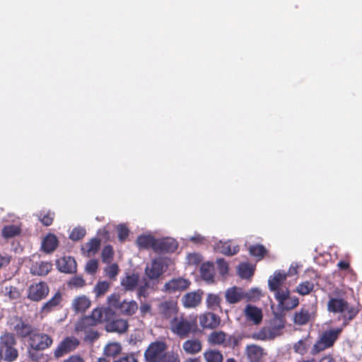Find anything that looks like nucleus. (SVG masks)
I'll list each match as a JSON object with an SVG mask.
<instances>
[{"mask_svg": "<svg viewBox=\"0 0 362 362\" xmlns=\"http://www.w3.org/2000/svg\"><path fill=\"white\" fill-rule=\"evenodd\" d=\"M170 325L173 334L182 339L187 338L191 333L196 332L197 317L196 315L185 317L183 314L175 316L171 319Z\"/></svg>", "mask_w": 362, "mask_h": 362, "instance_id": "f257e3e1", "label": "nucleus"}, {"mask_svg": "<svg viewBox=\"0 0 362 362\" xmlns=\"http://www.w3.org/2000/svg\"><path fill=\"white\" fill-rule=\"evenodd\" d=\"M107 303L110 308L127 316H132L138 310V304L134 300H122L119 293H114L107 297Z\"/></svg>", "mask_w": 362, "mask_h": 362, "instance_id": "f03ea898", "label": "nucleus"}, {"mask_svg": "<svg viewBox=\"0 0 362 362\" xmlns=\"http://www.w3.org/2000/svg\"><path fill=\"white\" fill-rule=\"evenodd\" d=\"M17 341L14 334L5 332L0 337V351L4 356L6 362H13L18 357V351L16 347Z\"/></svg>", "mask_w": 362, "mask_h": 362, "instance_id": "7ed1b4c3", "label": "nucleus"}, {"mask_svg": "<svg viewBox=\"0 0 362 362\" xmlns=\"http://www.w3.org/2000/svg\"><path fill=\"white\" fill-rule=\"evenodd\" d=\"M341 332V328L331 329L324 331L319 339L313 345L312 354H317L325 349L332 347Z\"/></svg>", "mask_w": 362, "mask_h": 362, "instance_id": "20e7f679", "label": "nucleus"}, {"mask_svg": "<svg viewBox=\"0 0 362 362\" xmlns=\"http://www.w3.org/2000/svg\"><path fill=\"white\" fill-rule=\"evenodd\" d=\"M168 346L163 341L151 342L144 351V358L146 362H159L168 351Z\"/></svg>", "mask_w": 362, "mask_h": 362, "instance_id": "39448f33", "label": "nucleus"}, {"mask_svg": "<svg viewBox=\"0 0 362 362\" xmlns=\"http://www.w3.org/2000/svg\"><path fill=\"white\" fill-rule=\"evenodd\" d=\"M53 341L51 336L43 332H39L36 329L28 340L29 347L40 350L49 349L52 346Z\"/></svg>", "mask_w": 362, "mask_h": 362, "instance_id": "423d86ee", "label": "nucleus"}, {"mask_svg": "<svg viewBox=\"0 0 362 362\" xmlns=\"http://www.w3.org/2000/svg\"><path fill=\"white\" fill-rule=\"evenodd\" d=\"M275 298L278 302L279 306L283 310H290L296 308L299 304L298 298L290 295L288 288L279 291L275 293Z\"/></svg>", "mask_w": 362, "mask_h": 362, "instance_id": "0eeeda50", "label": "nucleus"}, {"mask_svg": "<svg viewBox=\"0 0 362 362\" xmlns=\"http://www.w3.org/2000/svg\"><path fill=\"white\" fill-rule=\"evenodd\" d=\"M317 305L312 304L303 305L300 310L296 312L293 315V322L298 325H305L315 318Z\"/></svg>", "mask_w": 362, "mask_h": 362, "instance_id": "6e6552de", "label": "nucleus"}, {"mask_svg": "<svg viewBox=\"0 0 362 362\" xmlns=\"http://www.w3.org/2000/svg\"><path fill=\"white\" fill-rule=\"evenodd\" d=\"M80 344L79 340L74 337H65L56 347L54 351V356L56 358H61L64 355L74 351Z\"/></svg>", "mask_w": 362, "mask_h": 362, "instance_id": "1a4fd4ad", "label": "nucleus"}, {"mask_svg": "<svg viewBox=\"0 0 362 362\" xmlns=\"http://www.w3.org/2000/svg\"><path fill=\"white\" fill-rule=\"evenodd\" d=\"M49 288L44 281L35 283L29 286L28 298L32 301L39 302L45 299L49 294Z\"/></svg>", "mask_w": 362, "mask_h": 362, "instance_id": "9d476101", "label": "nucleus"}, {"mask_svg": "<svg viewBox=\"0 0 362 362\" xmlns=\"http://www.w3.org/2000/svg\"><path fill=\"white\" fill-rule=\"evenodd\" d=\"M158 315L165 320H169L177 315L178 307L177 302L173 300H164L158 305Z\"/></svg>", "mask_w": 362, "mask_h": 362, "instance_id": "9b49d317", "label": "nucleus"}, {"mask_svg": "<svg viewBox=\"0 0 362 362\" xmlns=\"http://www.w3.org/2000/svg\"><path fill=\"white\" fill-rule=\"evenodd\" d=\"M177 247L178 243L174 238L165 237L156 240L154 252L158 254L172 253L175 252Z\"/></svg>", "mask_w": 362, "mask_h": 362, "instance_id": "f8f14e48", "label": "nucleus"}, {"mask_svg": "<svg viewBox=\"0 0 362 362\" xmlns=\"http://www.w3.org/2000/svg\"><path fill=\"white\" fill-rule=\"evenodd\" d=\"M190 284V281L187 279L173 278L165 284L164 290L169 293L181 292L187 289Z\"/></svg>", "mask_w": 362, "mask_h": 362, "instance_id": "ddd939ff", "label": "nucleus"}, {"mask_svg": "<svg viewBox=\"0 0 362 362\" xmlns=\"http://www.w3.org/2000/svg\"><path fill=\"white\" fill-rule=\"evenodd\" d=\"M35 329L32 325L23 320L21 317L16 319V324L13 328L16 335L21 339H30Z\"/></svg>", "mask_w": 362, "mask_h": 362, "instance_id": "4468645a", "label": "nucleus"}, {"mask_svg": "<svg viewBox=\"0 0 362 362\" xmlns=\"http://www.w3.org/2000/svg\"><path fill=\"white\" fill-rule=\"evenodd\" d=\"M204 292L198 289L185 293L182 298V303L185 308H195L199 306L202 300Z\"/></svg>", "mask_w": 362, "mask_h": 362, "instance_id": "2eb2a0df", "label": "nucleus"}, {"mask_svg": "<svg viewBox=\"0 0 362 362\" xmlns=\"http://www.w3.org/2000/svg\"><path fill=\"white\" fill-rule=\"evenodd\" d=\"M56 265L59 271L65 274H74L77 271V264L75 259L67 256L58 259Z\"/></svg>", "mask_w": 362, "mask_h": 362, "instance_id": "dca6fc26", "label": "nucleus"}, {"mask_svg": "<svg viewBox=\"0 0 362 362\" xmlns=\"http://www.w3.org/2000/svg\"><path fill=\"white\" fill-rule=\"evenodd\" d=\"M146 274L150 279H158L164 272V262L161 258L152 260L151 264L145 269Z\"/></svg>", "mask_w": 362, "mask_h": 362, "instance_id": "f3484780", "label": "nucleus"}, {"mask_svg": "<svg viewBox=\"0 0 362 362\" xmlns=\"http://www.w3.org/2000/svg\"><path fill=\"white\" fill-rule=\"evenodd\" d=\"M199 323L204 329H215L219 326L221 318L217 315L208 312L199 316Z\"/></svg>", "mask_w": 362, "mask_h": 362, "instance_id": "a211bd4d", "label": "nucleus"}, {"mask_svg": "<svg viewBox=\"0 0 362 362\" xmlns=\"http://www.w3.org/2000/svg\"><path fill=\"white\" fill-rule=\"evenodd\" d=\"M245 298L243 289L237 286L229 288L225 292L226 301L229 304L238 303Z\"/></svg>", "mask_w": 362, "mask_h": 362, "instance_id": "6ab92c4d", "label": "nucleus"}, {"mask_svg": "<svg viewBox=\"0 0 362 362\" xmlns=\"http://www.w3.org/2000/svg\"><path fill=\"white\" fill-rule=\"evenodd\" d=\"M286 279V274L284 272L279 271L275 272L272 276L269 279V289L276 293L279 291L285 289L281 288V286Z\"/></svg>", "mask_w": 362, "mask_h": 362, "instance_id": "aec40b11", "label": "nucleus"}, {"mask_svg": "<svg viewBox=\"0 0 362 362\" xmlns=\"http://www.w3.org/2000/svg\"><path fill=\"white\" fill-rule=\"evenodd\" d=\"M348 303L343 298H331L327 303V310L334 313H343L348 308Z\"/></svg>", "mask_w": 362, "mask_h": 362, "instance_id": "412c9836", "label": "nucleus"}, {"mask_svg": "<svg viewBox=\"0 0 362 362\" xmlns=\"http://www.w3.org/2000/svg\"><path fill=\"white\" fill-rule=\"evenodd\" d=\"M62 302V294L57 291L48 301L43 304L41 308L42 313H49L61 306Z\"/></svg>", "mask_w": 362, "mask_h": 362, "instance_id": "4be33fe9", "label": "nucleus"}, {"mask_svg": "<svg viewBox=\"0 0 362 362\" xmlns=\"http://www.w3.org/2000/svg\"><path fill=\"white\" fill-rule=\"evenodd\" d=\"M52 269V264L50 262L40 261L32 264L30 273L33 275L45 276Z\"/></svg>", "mask_w": 362, "mask_h": 362, "instance_id": "5701e85b", "label": "nucleus"}, {"mask_svg": "<svg viewBox=\"0 0 362 362\" xmlns=\"http://www.w3.org/2000/svg\"><path fill=\"white\" fill-rule=\"evenodd\" d=\"M217 250L225 255L232 256L239 252V246L233 241L228 240L226 242L220 241L216 245Z\"/></svg>", "mask_w": 362, "mask_h": 362, "instance_id": "b1692460", "label": "nucleus"}, {"mask_svg": "<svg viewBox=\"0 0 362 362\" xmlns=\"http://www.w3.org/2000/svg\"><path fill=\"white\" fill-rule=\"evenodd\" d=\"M245 315L247 319L252 321L255 325H259L262 320V313L261 309L251 305H247L245 309Z\"/></svg>", "mask_w": 362, "mask_h": 362, "instance_id": "393cba45", "label": "nucleus"}, {"mask_svg": "<svg viewBox=\"0 0 362 362\" xmlns=\"http://www.w3.org/2000/svg\"><path fill=\"white\" fill-rule=\"evenodd\" d=\"M182 349L187 354L195 355L202 349V343L198 339H188L182 344Z\"/></svg>", "mask_w": 362, "mask_h": 362, "instance_id": "a878e982", "label": "nucleus"}, {"mask_svg": "<svg viewBox=\"0 0 362 362\" xmlns=\"http://www.w3.org/2000/svg\"><path fill=\"white\" fill-rule=\"evenodd\" d=\"M263 349L256 344L247 345L245 352L250 362H259L263 356Z\"/></svg>", "mask_w": 362, "mask_h": 362, "instance_id": "bb28decb", "label": "nucleus"}, {"mask_svg": "<svg viewBox=\"0 0 362 362\" xmlns=\"http://www.w3.org/2000/svg\"><path fill=\"white\" fill-rule=\"evenodd\" d=\"M58 239L54 234L49 233L46 235L42 242V250L46 253L54 252L58 246Z\"/></svg>", "mask_w": 362, "mask_h": 362, "instance_id": "cd10ccee", "label": "nucleus"}, {"mask_svg": "<svg viewBox=\"0 0 362 362\" xmlns=\"http://www.w3.org/2000/svg\"><path fill=\"white\" fill-rule=\"evenodd\" d=\"M156 238L151 235H141L136 239V245L140 249H152L154 251Z\"/></svg>", "mask_w": 362, "mask_h": 362, "instance_id": "c85d7f7f", "label": "nucleus"}, {"mask_svg": "<svg viewBox=\"0 0 362 362\" xmlns=\"http://www.w3.org/2000/svg\"><path fill=\"white\" fill-rule=\"evenodd\" d=\"M247 250L251 257L255 258L257 261L263 259L268 254L267 249L261 244L250 245Z\"/></svg>", "mask_w": 362, "mask_h": 362, "instance_id": "c756f323", "label": "nucleus"}, {"mask_svg": "<svg viewBox=\"0 0 362 362\" xmlns=\"http://www.w3.org/2000/svg\"><path fill=\"white\" fill-rule=\"evenodd\" d=\"M128 327L129 325L127 320L117 319L108 322L106 325V329L108 332L123 333L127 330Z\"/></svg>", "mask_w": 362, "mask_h": 362, "instance_id": "7c9ffc66", "label": "nucleus"}, {"mask_svg": "<svg viewBox=\"0 0 362 362\" xmlns=\"http://www.w3.org/2000/svg\"><path fill=\"white\" fill-rule=\"evenodd\" d=\"M226 340L227 334L223 331H214L208 336V342L213 346L222 345L225 347Z\"/></svg>", "mask_w": 362, "mask_h": 362, "instance_id": "2f4dec72", "label": "nucleus"}, {"mask_svg": "<svg viewBox=\"0 0 362 362\" xmlns=\"http://www.w3.org/2000/svg\"><path fill=\"white\" fill-rule=\"evenodd\" d=\"M221 297L218 294L216 293H208L206 298V305L208 309L216 311L222 310L221 305Z\"/></svg>", "mask_w": 362, "mask_h": 362, "instance_id": "473e14b6", "label": "nucleus"}, {"mask_svg": "<svg viewBox=\"0 0 362 362\" xmlns=\"http://www.w3.org/2000/svg\"><path fill=\"white\" fill-rule=\"evenodd\" d=\"M202 278L208 283L214 281V267L212 263L206 262L202 264L200 268Z\"/></svg>", "mask_w": 362, "mask_h": 362, "instance_id": "72a5a7b5", "label": "nucleus"}, {"mask_svg": "<svg viewBox=\"0 0 362 362\" xmlns=\"http://www.w3.org/2000/svg\"><path fill=\"white\" fill-rule=\"evenodd\" d=\"M139 276L136 274H127L121 280V285L125 291H134L139 283Z\"/></svg>", "mask_w": 362, "mask_h": 362, "instance_id": "f704fd0d", "label": "nucleus"}, {"mask_svg": "<svg viewBox=\"0 0 362 362\" xmlns=\"http://www.w3.org/2000/svg\"><path fill=\"white\" fill-rule=\"evenodd\" d=\"M276 335L270 327H262L259 331L252 334V337L256 340L265 341L273 339Z\"/></svg>", "mask_w": 362, "mask_h": 362, "instance_id": "c9c22d12", "label": "nucleus"}, {"mask_svg": "<svg viewBox=\"0 0 362 362\" xmlns=\"http://www.w3.org/2000/svg\"><path fill=\"white\" fill-rule=\"evenodd\" d=\"M90 306V300L85 296L77 297L73 303V307L77 312H85Z\"/></svg>", "mask_w": 362, "mask_h": 362, "instance_id": "e433bc0d", "label": "nucleus"}, {"mask_svg": "<svg viewBox=\"0 0 362 362\" xmlns=\"http://www.w3.org/2000/svg\"><path fill=\"white\" fill-rule=\"evenodd\" d=\"M285 327V317L281 314L275 313L274 318L270 321V328L276 335Z\"/></svg>", "mask_w": 362, "mask_h": 362, "instance_id": "4c0bfd02", "label": "nucleus"}, {"mask_svg": "<svg viewBox=\"0 0 362 362\" xmlns=\"http://www.w3.org/2000/svg\"><path fill=\"white\" fill-rule=\"evenodd\" d=\"M97 325L98 323L93 317H90L89 315L85 316L78 322L76 325V330L87 332L92 327H94Z\"/></svg>", "mask_w": 362, "mask_h": 362, "instance_id": "58836bf2", "label": "nucleus"}, {"mask_svg": "<svg viewBox=\"0 0 362 362\" xmlns=\"http://www.w3.org/2000/svg\"><path fill=\"white\" fill-rule=\"evenodd\" d=\"M206 362H223V356L220 351L208 349L203 354Z\"/></svg>", "mask_w": 362, "mask_h": 362, "instance_id": "ea45409f", "label": "nucleus"}, {"mask_svg": "<svg viewBox=\"0 0 362 362\" xmlns=\"http://www.w3.org/2000/svg\"><path fill=\"white\" fill-rule=\"evenodd\" d=\"M110 283L107 281H98L93 288V293L96 298L103 296L110 289Z\"/></svg>", "mask_w": 362, "mask_h": 362, "instance_id": "a19ab883", "label": "nucleus"}, {"mask_svg": "<svg viewBox=\"0 0 362 362\" xmlns=\"http://www.w3.org/2000/svg\"><path fill=\"white\" fill-rule=\"evenodd\" d=\"M314 284L310 281H305L299 284L295 291L301 296L310 294L314 289Z\"/></svg>", "mask_w": 362, "mask_h": 362, "instance_id": "79ce46f5", "label": "nucleus"}, {"mask_svg": "<svg viewBox=\"0 0 362 362\" xmlns=\"http://www.w3.org/2000/svg\"><path fill=\"white\" fill-rule=\"evenodd\" d=\"M100 247V240L98 238H93L86 244L87 256L95 255Z\"/></svg>", "mask_w": 362, "mask_h": 362, "instance_id": "37998d69", "label": "nucleus"}, {"mask_svg": "<svg viewBox=\"0 0 362 362\" xmlns=\"http://www.w3.org/2000/svg\"><path fill=\"white\" fill-rule=\"evenodd\" d=\"M122 346L119 343L112 342L105 346L104 353L108 357H115L120 354Z\"/></svg>", "mask_w": 362, "mask_h": 362, "instance_id": "c03bdc74", "label": "nucleus"}, {"mask_svg": "<svg viewBox=\"0 0 362 362\" xmlns=\"http://www.w3.org/2000/svg\"><path fill=\"white\" fill-rule=\"evenodd\" d=\"M37 217L43 226H49L54 222L55 214L54 212L49 210L45 213L43 211L40 212L37 214Z\"/></svg>", "mask_w": 362, "mask_h": 362, "instance_id": "a18cd8bd", "label": "nucleus"}, {"mask_svg": "<svg viewBox=\"0 0 362 362\" xmlns=\"http://www.w3.org/2000/svg\"><path fill=\"white\" fill-rule=\"evenodd\" d=\"M115 252L110 245H105L101 252V259L103 263L110 264L114 259Z\"/></svg>", "mask_w": 362, "mask_h": 362, "instance_id": "49530a36", "label": "nucleus"}, {"mask_svg": "<svg viewBox=\"0 0 362 362\" xmlns=\"http://www.w3.org/2000/svg\"><path fill=\"white\" fill-rule=\"evenodd\" d=\"M20 228L15 225L6 226L2 230V235L5 238H13L20 234Z\"/></svg>", "mask_w": 362, "mask_h": 362, "instance_id": "de8ad7c7", "label": "nucleus"}, {"mask_svg": "<svg viewBox=\"0 0 362 362\" xmlns=\"http://www.w3.org/2000/svg\"><path fill=\"white\" fill-rule=\"evenodd\" d=\"M119 272L117 264L113 263L104 268V272L107 277L111 280H115Z\"/></svg>", "mask_w": 362, "mask_h": 362, "instance_id": "09e8293b", "label": "nucleus"}, {"mask_svg": "<svg viewBox=\"0 0 362 362\" xmlns=\"http://www.w3.org/2000/svg\"><path fill=\"white\" fill-rule=\"evenodd\" d=\"M238 274L242 279H249L253 275V270L248 264L243 263L238 267Z\"/></svg>", "mask_w": 362, "mask_h": 362, "instance_id": "8fccbe9b", "label": "nucleus"}, {"mask_svg": "<svg viewBox=\"0 0 362 362\" xmlns=\"http://www.w3.org/2000/svg\"><path fill=\"white\" fill-rule=\"evenodd\" d=\"M5 295L8 296L10 300H17L20 298L21 293L16 287L9 286L5 287Z\"/></svg>", "mask_w": 362, "mask_h": 362, "instance_id": "3c124183", "label": "nucleus"}, {"mask_svg": "<svg viewBox=\"0 0 362 362\" xmlns=\"http://www.w3.org/2000/svg\"><path fill=\"white\" fill-rule=\"evenodd\" d=\"M86 235V230L83 228H74L69 235V238L72 240L77 241L82 239Z\"/></svg>", "mask_w": 362, "mask_h": 362, "instance_id": "603ef678", "label": "nucleus"}, {"mask_svg": "<svg viewBox=\"0 0 362 362\" xmlns=\"http://www.w3.org/2000/svg\"><path fill=\"white\" fill-rule=\"evenodd\" d=\"M68 285L71 288H82L86 285V281L82 276H75L69 280Z\"/></svg>", "mask_w": 362, "mask_h": 362, "instance_id": "864d4df0", "label": "nucleus"}, {"mask_svg": "<svg viewBox=\"0 0 362 362\" xmlns=\"http://www.w3.org/2000/svg\"><path fill=\"white\" fill-rule=\"evenodd\" d=\"M129 235V230L124 225H119L117 226L118 239L121 243L124 242Z\"/></svg>", "mask_w": 362, "mask_h": 362, "instance_id": "5fc2aeb1", "label": "nucleus"}, {"mask_svg": "<svg viewBox=\"0 0 362 362\" xmlns=\"http://www.w3.org/2000/svg\"><path fill=\"white\" fill-rule=\"evenodd\" d=\"M40 349H34L31 347L28 348V356L29 358L35 362H40V361L42 358L43 354H40Z\"/></svg>", "mask_w": 362, "mask_h": 362, "instance_id": "6e6d98bb", "label": "nucleus"}, {"mask_svg": "<svg viewBox=\"0 0 362 362\" xmlns=\"http://www.w3.org/2000/svg\"><path fill=\"white\" fill-rule=\"evenodd\" d=\"M358 309L357 308H355L354 306H349L348 304V308L346 309L345 312L346 313L344 315V319L345 322L346 321H351L353 319L355 318V317L358 313Z\"/></svg>", "mask_w": 362, "mask_h": 362, "instance_id": "4d7b16f0", "label": "nucleus"}, {"mask_svg": "<svg viewBox=\"0 0 362 362\" xmlns=\"http://www.w3.org/2000/svg\"><path fill=\"white\" fill-rule=\"evenodd\" d=\"M98 269V262L97 259H90L86 265L85 270L88 274H95Z\"/></svg>", "mask_w": 362, "mask_h": 362, "instance_id": "13d9d810", "label": "nucleus"}, {"mask_svg": "<svg viewBox=\"0 0 362 362\" xmlns=\"http://www.w3.org/2000/svg\"><path fill=\"white\" fill-rule=\"evenodd\" d=\"M159 362H180V358L177 353L168 351Z\"/></svg>", "mask_w": 362, "mask_h": 362, "instance_id": "bf43d9fd", "label": "nucleus"}, {"mask_svg": "<svg viewBox=\"0 0 362 362\" xmlns=\"http://www.w3.org/2000/svg\"><path fill=\"white\" fill-rule=\"evenodd\" d=\"M217 268L221 275H225L228 271V263L222 258L218 259L216 261Z\"/></svg>", "mask_w": 362, "mask_h": 362, "instance_id": "052dcab7", "label": "nucleus"}, {"mask_svg": "<svg viewBox=\"0 0 362 362\" xmlns=\"http://www.w3.org/2000/svg\"><path fill=\"white\" fill-rule=\"evenodd\" d=\"M89 316L93 317L99 324L103 321V310L102 308H95Z\"/></svg>", "mask_w": 362, "mask_h": 362, "instance_id": "680f3d73", "label": "nucleus"}, {"mask_svg": "<svg viewBox=\"0 0 362 362\" xmlns=\"http://www.w3.org/2000/svg\"><path fill=\"white\" fill-rule=\"evenodd\" d=\"M245 298H247L250 300H255L259 298L262 296L261 291L257 288H251L248 292L245 293Z\"/></svg>", "mask_w": 362, "mask_h": 362, "instance_id": "e2e57ef3", "label": "nucleus"}, {"mask_svg": "<svg viewBox=\"0 0 362 362\" xmlns=\"http://www.w3.org/2000/svg\"><path fill=\"white\" fill-rule=\"evenodd\" d=\"M113 362H139L134 353L127 354Z\"/></svg>", "mask_w": 362, "mask_h": 362, "instance_id": "0e129e2a", "label": "nucleus"}, {"mask_svg": "<svg viewBox=\"0 0 362 362\" xmlns=\"http://www.w3.org/2000/svg\"><path fill=\"white\" fill-rule=\"evenodd\" d=\"M294 351L300 354H304L307 351V347L303 340H299L293 346Z\"/></svg>", "mask_w": 362, "mask_h": 362, "instance_id": "69168bd1", "label": "nucleus"}, {"mask_svg": "<svg viewBox=\"0 0 362 362\" xmlns=\"http://www.w3.org/2000/svg\"><path fill=\"white\" fill-rule=\"evenodd\" d=\"M240 339L230 335L228 337V338L226 340V344H225V347H230L234 349L235 346H237L239 344Z\"/></svg>", "mask_w": 362, "mask_h": 362, "instance_id": "338daca9", "label": "nucleus"}, {"mask_svg": "<svg viewBox=\"0 0 362 362\" xmlns=\"http://www.w3.org/2000/svg\"><path fill=\"white\" fill-rule=\"evenodd\" d=\"M11 260V257L10 255H0V269L7 267Z\"/></svg>", "mask_w": 362, "mask_h": 362, "instance_id": "774afa93", "label": "nucleus"}]
</instances>
